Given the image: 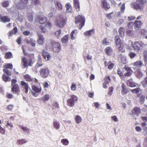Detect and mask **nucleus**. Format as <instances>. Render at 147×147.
I'll return each instance as SVG.
<instances>
[{"label":"nucleus","mask_w":147,"mask_h":147,"mask_svg":"<svg viewBox=\"0 0 147 147\" xmlns=\"http://www.w3.org/2000/svg\"><path fill=\"white\" fill-rule=\"evenodd\" d=\"M67 21V18L64 15L61 14L59 15L56 21V25L57 26L63 28L66 24Z\"/></svg>","instance_id":"nucleus-1"},{"label":"nucleus","mask_w":147,"mask_h":147,"mask_svg":"<svg viewBox=\"0 0 147 147\" xmlns=\"http://www.w3.org/2000/svg\"><path fill=\"white\" fill-rule=\"evenodd\" d=\"M85 20L84 16L81 15H79L75 18V23L76 24L80 23L78 27L81 29L84 25Z\"/></svg>","instance_id":"nucleus-2"},{"label":"nucleus","mask_w":147,"mask_h":147,"mask_svg":"<svg viewBox=\"0 0 147 147\" xmlns=\"http://www.w3.org/2000/svg\"><path fill=\"white\" fill-rule=\"evenodd\" d=\"M43 26H41L40 27L41 32L43 33L47 32L48 30H50L51 27V23L47 21L44 24Z\"/></svg>","instance_id":"nucleus-3"},{"label":"nucleus","mask_w":147,"mask_h":147,"mask_svg":"<svg viewBox=\"0 0 147 147\" xmlns=\"http://www.w3.org/2000/svg\"><path fill=\"white\" fill-rule=\"evenodd\" d=\"M131 6L132 8L134 9L142 11L144 7V5L142 4H141L140 3H138L137 1L136 3H132L131 4Z\"/></svg>","instance_id":"nucleus-4"},{"label":"nucleus","mask_w":147,"mask_h":147,"mask_svg":"<svg viewBox=\"0 0 147 147\" xmlns=\"http://www.w3.org/2000/svg\"><path fill=\"white\" fill-rule=\"evenodd\" d=\"M40 75L43 78H46L49 75V71L47 68H45L41 69L40 71Z\"/></svg>","instance_id":"nucleus-5"},{"label":"nucleus","mask_w":147,"mask_h":147,"mask_svg":"<svg viewBox=\"0 0 147 147\" xmlns=\"http://www.w3.org/2000/svg\"><path fill=\"white\" fill-rule=\"evenodd\" d=\"M78 100L77 97L75 96H71L70 98L67 100V105L70 107L74 106L76 101Z\"/></svg>","instance_id":"nucleus-6"},{"label":"nucleus","mask_w":147,"mask_h":147,"mask_svg":"<svg viewBox=\"0 0 147 147\" xmlns=\"http://www.w3.org/2000/svg\"><path fill=\"white\" fill-rule=\"evenodd\" d=\"M34 21L36 22H39L40 24H44L47 21V18L42 16H36Z\"/></svg>","instance_id":"nucleus-7"},{"label":"nucleus","mask_w":147,"mask_h":147,"mask_svg":"<svg viewBox=\"0 0 147 147\" xmlns=\"http://www.w3.org/2000/svg\"><path fill=\"white\" fill-rule=\"evenodd\" d=\"M145 46V45L142 42L140 43L138 42H136L133 45V47L134 50L136 51L140 50L141 48H142Z\"/></svg>","instance_id":"nucleus-8"},{"label":"nucleus","mask_w":147,"mask_h":147,"mask_svg":"<svg viewBox=\"0 0 147 147\" xmlns=\"http://www.w3.org/2000/svg\"><path fill=\"white\" fill-rule=\"evenodd\" d=\"M141 109L138 107H135L132 110V115L134 117L138 116L141 113Z\"/></svg>","instance_id":"nucleus-9"},{"label":"nucleus","mask_w":147,"mask_h":147,"mask_svg":"<svg viewBox=\"0 0 147 147\" xmlns=\"http://www.w3.org/2000/svg\"><path fill=\"white\" fill-rule=\"evenodd\" d=\"M83 55L84 57L86 58L88 60H91L92 59V53L89 50L86 49L83 52Z\"/></svg>","instance_id":"nucleus-10"},{"label":"nucleus","mask_w":147,"mask_h":147,"mask_svg":"<svg viewBox=\"0 0 147 147\" xmlns=\"http://www.w3.org/2000/svg\"><path fill=\"white\" fill-rule=\"evenodd\" d=\"M32 89L34 92H32V95L35 96H37L38 94H37L36 93H40L41 90V88H38L36 87L35 86H32Z\"/></svg>","instance_id":"nucleus-11"},{"label":"nucleus","mask_w":147,"mask_h":147,"mask_svg":"<svg viewBox=\"0 0 147 147\" xmlns=\"http://www.w3.org/2000/svg\"><path fill=\"white\" fill-rule=\"evenodd\" d=\"M22 2L24 3V4L23 3H20L16 4V6L18 8L22 9L25 8V5L27 3L28 0H21Z\"/></svg>","instance_id":"nucleus-12"},{"label":"nucleus","mask_w":147,"mask_h":147,"mask_svg":"<svg viewBox=\"0 0 147 147\" xmlns=\"http://www.w3.org/2000/svg\"><path fill=\"white\" fill-rule=\"evenodd\" d=\"M54 51L58 52L61 49V46L60 44L58 42H53L52 45Z\"/></svg>","instance_id":"nucleus-13"},{"label":"nucleus","mask_w":147,"mask_h":147,"mask_svg":"<svg viewBox=\"0 0 147 147\" xmlns=\"http://www.w3.org/2000/svg\"><path fill=\"white\" fill-rule=\"evenodd\" d=\"M38 38L37 40V42L40 45L43 44L44 41V36L40 34H38Z\"/></svg>","instance_id":"nucleus-14"},{"label":"nucleus","mask_w":147,"mask_h":147,"mask_svg":"<svg viewBox=\"0 0 147 147\" xmlns=\"http://www.w3.org/2000/svg\"><path fill=\"white\" fill-rule=\"evenodd\" d=\"M134 28L136 30H140L141 29L142 23L140 21H136L134 22Z\"/></svg>","instance_id":"nucleus-15"},{"label":"nucleus","mask_w":147,"mask_h":147,"mask_svg":"<svg viewBox=\"0 0 147 147\" xmlns=\"http://www.w3.org/2000/svg\"><path fill=\"white\" fill-rule=\"evenodd\" d=\"M21 84L22 85V87L25 89V92L26 93H27L28 92V89L29 88V87L28 84L22 81L21 82Z\"/></svg>","instance_id":"nucleus-16"},{"label":"nucleus","mask_w":147,"mask_h":147,"mask_svg":"<svg viewBox=\"0 0 147 147\" xmlns=\"http://www.w3.org/2000/svg\"><path fill=\"white\" fill-rule=\"evenodd\" d=\"M11 90L13 93H16L20 90V88L18 84H15L12 86Z\"/></svg>","instance_id":"nucleus-17"},{"label":"nucleus","mask_w":147,"mask_h":147,"mask_svg":"<svg viewBox=\"0 0 147 147\" xmlns=\"http://www.w3.org/2000/svg\"><path fill=\"white\" fill-rule=\"evenodd\" d=\"M102 4L103 7L106 10H108L110 8V5L108 4L106 1L102 0Z\"/></svg>","instance_id":"nucleus-18"},{"label":"nucleus","mask_w":147,"mask_h":147,"mask_svg":"<svg viewBox=\"0 0 147 147\" xmlns=\"http://www.w3.org/2000/svg\"><path fill=\"white\" fill-rule=\"evenodd\" d=\"M74 3L75 8L77 11L80 10V3L78 0H74Z\"/></svg>","instance_id":"nucleus-19"},{"label":"nucleus","mask_w":147,"mask_h":147,"mask_svg":"<svg viewBox=\"0 0 147 147\" xmlns=\"http://www.w3.org/2000/svg\"><path fill=\"white\" fill-rule=\"evenodd\" d=\"M42 55L46 61L48 60L51 57L49 54L45 51L43 50L42 52Z\"/></svg>","instance_id":"nucleus-20"},{"label":"nucleus","mask_w":147,"mask_h":147,"mask_svg":"<svg viewBox=\"0 0 147 147\" xmlns=\"http://www.w3.org/2000/svg\"><path fill=\"white\" fill-rule=\"evenodd\" d=\"M122 90L121 93L122 94L125 95L128 92V90L126 88V86L124 83H122L121 85Z\"/></svg>","instance_id":"nucleus-21"},{"label":"nucleus","mask_w":147,"mask_h":147,"mask_svg":"<svg viewBox=\"0 0 147 147\" xmlns=\"http://www.w3.org/2000/svg\"><path fill=\"white\" fill-rule=\"evenodd\" d=\"M125 44L121 43L119 45V46H117V47L118 49L122 53L124 52L125 50Z\"/></svg>","instance_id":"nucleus-22"},{"label":"nucleus","mask_w":147,"mask_h":147,"mask_svg":"<svg viewBox=\"0 0 147 147\" xmlns=\"http://www.w3.org/2000/svg\"><path fill=\"white\" fill-rule=\"evenodd\" d=\"M105 51L108 55L110 56L112 54L113 51L111 47H108L106 48Z\"/></svg>","instance_id":"nucleus-23"},{"label":"nucleus","mask_w":147,"mask_h":147,"mask_svg":"<svg viewBox=\"0 0 147 147\" xmlns=\"http://www.w3.org/2000/svg\"><path fill=\"white\" fill-rule=\"evenodd\" d=\"M54 3L56 8L58 9V10L59 11L62 10V6L60 2L58 1H55Z\"/></svg>","instance_id":"nucleus-24"},{"label":"nucleus","mask_w":147,"mask_h":147,"mask_svg":"<svg viewBox=\"0 0 147 147\" xmlns=\"http://www.w3.org/2000/svg\"><path fill=\"white\" fill-rule=\"evenodd\" d=\"M94 32V30L93 29H91L84 32V34L85 36H88L93 35Z\"/></svg>","instance_id":"nucleus-25"},{"label":"nucleus","mask_w":147,"mask_h":147,"mask_svg":"<svg viewBox=\"0 0 147 147\" xmlns=\"http://www.w3.org/2000/svg\"><path fill=\"white\" fill-rule=\"evenodd\" d=\"M104 64L106 67L107 66H108V68L109 69H112L115 65L114 63L110 61H109L108 63H107L106 61H105Z\"/></svg>","instance_id":"nucleus-26"},{"label":"nucleus","mask_w":147,"mask_h":147,"mask_svg":"<svg viewBox=\"0 0 147 147\" xmlns=\"http://www.w3.org/2000/svg\"><path fill=\"white\" fill-rule=\"evenodd\" d=\"M127 84L128 86L131 87H134L136 86L135 84L133 82L132 78H130L127 81Z\"/></svg>","instance_id":"nucleus-27"},{"label":"nucleus","mask_w":147,"mask_h":147,"mask_svg":"<svg viewBox=\"0 0 147 147\" xmlns=\"http://www.w3.org/2000/svg\"><path fill=\"white\" fill-rule=\"evenodd\" d=\"M78 32V30H74L72 31L71 33V39L74 40L76 38V36Z\"/></svg>","instance_id":"nucleus-28"},{"label":"nucleus","mask_w":147,"mask_h":147,"mask_svg":"<svg viewBox=\"0 0 147 147\" xmlns=\"http://www.w3.org/2000/svg\"><path fill=\"white\" fill-rule=\"evenodd\" d=\"M28 60L25 57H23L22 59V63H23V68L28 67Z\"/></svg>","instance_id":"nucleus-29"},{"label":"nucleus","mask_w":147,"mask_h":147,"mask_svg":"<svg viewBox=\"0 0 147 147\" xmlns=\"http://www.w3.org/2000/svg\"><path fill=\"white\" fill-rule=\"evenodd\" d=\"M65 7L66 8V11L67 13H70L72 10L71 6L69 3H67L66 4Z\"/></svg>","instance_id":"nucleus-30"},{"label":"nucleus","mask_w":147,"mask_h":147,"mask_svg":"<svg viewBox=\"0 0 147 147\" xmlns=\"http://www.w3.org/2000/svg\"><path fill=\"white\" fill-rule=\"evenodd\" d=\"M143 63L141 61H138L135 62L134 64V65L135 67H140L143 65Z\"/></svg>","instance_id":"nucleus-31"},{"label":"nucleus","mask_w":147,"mask_h":147,"mask_svg":"<svg viewBox=\"0 0 147 147\" xmlns=\"http://www.w3.org/2000/svg\"><path fill=\"white\" fill-rule=\"evenodd\" d=\"M115 42L116 47L119 46V45L121 43V40L118 36H116L115 38Z\"/></svg>","instance_id":"nucleus-32"},{"label":"nucleus","mask_w":147,"mask_h":147,"mask_svg":"<svg viewBox=\"0 0 147 147\" xmlns=\"http://www.w3.org/2000/svg\"><path fill=\"white\" fill-rule=\"evenodd\" d=\"M53 126L54 128L57 129H59L60 127V123L59 122H55L53 123Z\"/></svg>","instance_id":"nucleus-33"},{"label":"nucleus","mask_w":147,"mask_h":147,"mask_svg":"<svg viewBox=\"0 0 147 147\" xmlns=\"http://www.w3.org/2000/svg\"><path fill=\"white\" fill-rule=\"evenodd\" d=\"M1 19V20L4 22H9L10 21L9 18L6 16L2 17Z\"/></svg>","instance_id":"nucleus-34"},{"label":"nucleus","mask_w":147,"mask_h":147,"mask_svg":"<svg viewBox=\"0 0 147 147\" xmlns=\"http://www.w3.org/2000/svg\"><path fill=\"white\" fill-rule=\"evenodd\" d=\"M119 32L120 36L123 37L124 35L125 30L123 28L121 27L119 28Z\"/></svg>","instance_id":"nucleus-35"},{"label":"nucleus","mask_w":147,"mask_h":147,"mask_svg":"<svg viewBox=\"0 0 147 147\" xmlns=\"http://www.w3.org/2000/svg\"><path fill=\"white\" fill-rule=\"evenodd\" d=\"M61 142L65 146L69 144V142L67 139H62Z\"/></svg>","instance_id":"nucleus-36"},{"label":"nucleus","mask_w":147,"mask_h":147,"mask_svg":"<svg viewBox=\"0 0 147 147\" xmlns=\"http://www.w3.org/2000/svg\"><path fill=\"white\" fill-rule=\"evenodd\" d=\"M2 78L3 80L5 82H9L11 80L10 78L8 76L3 74V76Z\"/></svg>","instance_id":"nucleus-37"},{"label":"nucleus","mask_w":147,"mask_h":147,"mask_svg":"<svg viewBox=\"0 0 147 147\" xmlns=\"http://www.w3.org/2000/svg\"><path fill=\"white\" fill-rule=\"evenodd\" d=\"M75 119L76 122L77 123H80L82 120L81 117L78 115H76V116Z\"/></svg>","instance_id":"nucleus-38"},{"label":"nucleus","mask_w":147,"mask_h":147,"mask_svg":"<svg viewBox=\"0 0 147 147\" xmlns=\"http://www.w3.org/2000/svg\"><path fill=\"white\" fill-rule=\"evenodd\" d=\"M25 79L28 81H30L32 80L33 78L28 74H26L24 76Z\"/></svg>","instance_id":"nucleus-39"},{"label":"nucleus","mask_w":147,"mask_h":147,"mask_svg":"<svg viewBox=\"0 0 147 147\" xmlns=\"http://www.w3.org/2000/svg\"><path fill=\"white\" fill-rule=\"evenodd\" d=\"M140 89L139 88H136L133 90H131V92L135 94H138L140 91Z\"/></svg>","instance_id":"nucleus-40"},{"label":"nucleus","mask_w":147,"mask_h":147,"mask_svg":"<svg viewBox=\"0 0 147 147\" xmlns=\"http://www.w3.org/2000/svg\"><path fill=\"white\" fill-rule=\"evenodd\" d=\"M29 44L32 47H34L36 45V41L32 38H30L29 40Z\"/></svg>","instance_id":"nucleus-41"},{"label":"nucleus","mask_w":147,"mask_h":147,"mask_svg":"<svg viewBox=\"0 0 147 147\" xmlns=\"http://www.w3.org/2000/svg\"><path fill=\"white\" fill-rule=\"evenodd\" d=\"M12 57V53L10 52H8L5 53V57L6 59H9Z\"/></svg>","instance_id":"nucleus-42"},{"label":"nucleus","mask_w":147,"mask_h":147,"mask_svg":"<svg viewBox=\"0 0 147 147\" xmlns=\"http://www.w3.org/2000/svg\"><path fill=\"white\" fill-rule=\"evenodd\" d=\"M68 38L67 36L66 35L65 36L61 39V41L63 43H65L68 41Z\"/></svg>","instance_id":"nucleus-43"},{"label":"nucleus","mask_w":147,"mask_h":147,"mask_svg":"<svg viewBox=\"0 0 147 147\" xmlns=\"http://www.w3.org/2000/svg\"><path fill=\"white\" fill-rule=\"evenodd\" d=\"M49 98V96L48 95L46 94L43 97L41 98V99L44 101H47Z\"/></svg>","instance_id":"nucleus-44"},{"label":"nucleus","mask_w":147,"mask_h":147,"mask_svg":"<svg viewBox=\"0 0 147 147\" xmlns=\"http://www.w3.org/2000/svg\"><path fill=\"white\" fill-rule=\"evenodd\" d=\"M17 30L18 29L16 27L14 28L12 31L10 32L9 36H11L13 34H16L17 32Z\"/></svg>","instance_id":"nucleus-45"},{"label":"nucleus","mask_w":147,"mask_h":147,"mask_svg":"<svg viewBox=\"0 0 147 147\" xmlns=\"http://www.w3.org/2000/svg\"><path fill=\"white\" fill-rule=\"evenodd\" d=\"M133 73V71L132 70H130L127 71L124 74L125 76H130Z\"/></svg>","instance_id":"nucleus-46"},{"label":"nucleus","mask_w":147,"mask_h":147,"mask_svg":"<svg viewBox=\"0 0 147 147\" xmlns=\"http://www.w3.org/2000/svg\"><path fill=\"white\" fill-rule=\"evenodd\" d=\"M4 67L5 69L8 68L11 69L13 68V65L11 64H7L4 66Z\"/></svg>","instance_id":"nucleus-47"},{"label":"nucleus","mask_w":147,"mask_h":147,"mask_svg":"<svg viewBox=\"0 0 147 147\" xmlns=\"http://www.w3.org/2000/svg\"><path fill=\"white\" fill-rule=\"evenodd\" d=\"M142 84L144 87H146L147 86V77L142 82Z\"/></svg>","instance_id":"nucleus-48"},{"label":"nucleus","mask_w":147,"mask_h":147,"mask_svg":"<svg viewBox=\"0 0 147 147\" xmlns=\"http://www.w3.org/2000/svg\"><path fill=\"white\" fill-rule=\"evenodd\" d=\"M61 30H59L55 32V35L58 38L61 37Z\"/></svg>","instance_id":"nucleus-49"},{"label":"nucleus","mask_w":147,"mask_h":147,"mask_svg":"<svg viewBox=\"0 0 147 147\" xmlns=\"http://www.w3.org/2000/svg\"><path fill=\"white\" fill-rule=\"evenodd\" d=\"M2 6L3 7H6L9 5V3L8 1H5L2 3Z\"/></svg>","instance_id":"nucleus-50"},{"label":"nucleus","mask_w":147,"mask_h":147,"mask_svg":"<svg viewBox=\"0 0 147 147\" xmlns=\"http://www.w3.org/2000/svg\"><path fill=\"white\" fill-rule=\"evenodd\" d=\"M120 55L121 56V57H120L121 58V61L123 63H125V61H126L125 60H126V57L124 56H122V55L121 54H120Z\"/></svg>","instance_id":"nucleus-51"},{"label":"nucleus","mask_w":147,"mask_h":147,"mask_svg":"<svg viewBox=\"0 0 147 147\" xmlns=\"http://www.w3.org/2000/svg\"><path fill=\"white\" fill-rule=\"evenodd\" d=\"M34 61L32 60L31 59H29L28 62V66H32V65L34 63Z\"/></svg>","instance_id":"nucleus-52"},{"label":"nucleus","mask_w":147,"mask_h":147,"mask_svg":"<svg viewBox=\"0 0 147 147\" xmlns=\"http://www.w3.org/2000/svg\"><path fill=\"white\" fill-rule=\"evenodd\" d=\"M126 33L129 36H132L134 35L133 31L132 30H128L127 31Z\"/></svg>","instance_id":"nucleus-53"},{"label":"nucleus","mask_w":147,"mask_h":147,"mask_svg":"<svg viewBox=\"0 0 147 147\" xmlns=\"http://www.w3.org/2000/svg\"><path fill=\"white\" fill-rule=\"evenodd\" d=\"M105 82H106V83L107 84H108L111 81V79H110V78L108 76H106L105 77Z\"/></svg>","instance_id":"nucleus-54"},{"label":"nucleus","mask_w":147,"mask_h":147,"mask_svg":"<svg viewBox=\"0 0 147 147\" xmlns=\"http://www.w3.org/2000/svg\"><path fill=\"white\" fill-rule=\"evenodd\" d=\"M18 142L20 144H22L23 143H26L27 142V141L25 140L19 139L18 140Z\"/></svg>","instance_id":"nucleus-55"},{"label":"nucleus","mask_w":147,"mask_h":147,"mask_svg":"<svg viewBox=\"0 0 147 147\" xmlns=\"http://www.w3.org/2000/svg\"><path fill=\"white\" fill-rule=\"evenodd\" d=\"M129 56L131 58H133L136 55V54L133 52H131L129 54Z\"/></svg>","instance_id":"nucleus-56"},{"label":"nucleus","mask_w":147,"mask_h":147,"mask_svg":"<svg viewBox=\"0 0 147 147\" xmlns=\"http://www.w3.org/2000/svg\"><path fill=\"white\" fill-rule=\"evenodd\" d=\"M3 71L7 75L9 76L11 75V72L9 71H8L7 69H3Z\"/></svg>","instance_id":"nucleus-57"},{"label":"nucleus","mask_w":147,"mask_h":147,"mask_svg":"<svg viewBox=\"0 0 147 147\" xmlns=\"http://www.w3.org/2000/svg\"><path fill=\"white\" fill-rule=\"evenodd\" d=\"M145 97L144 96H141L140 99V102L142 104H143L144 101Z\"/></svg>","instance_id":"nucleus-58"},{"label":"nucleus","mask_w":147,"mask_h":147,"mask_svg":"<svg viewBox=\"0 0 147 147\" xmlns=\"http://www.w3.org/2000/svg\"><path fill=\"white\" fill-rule=\"evenodd\" d=\"M125 4H123L121 7V11L122 13H123L125 9Z\"/></svg>","instance_id":"nucleus-59"},{"label":"nucleus","mask_w":147,"mask_h":147,"mask_svg":"<svg viewBox=\"0 0 147 147\" xmlns=\"http://www.w3.org/2000/svg\"><path fill=\"white\" fill-rule=\"evenodd\" d=\"M113 87H111L109 88V91L108 92V94L109 95H111L113 93Z\"/></svg>","instance_id":"nucleus-60"},{"label":"nucleus","mask_w":147,"mask_h":147,"mask_svg":"<svg viewBox=\"0 0 147 147\" xmlns=\"http://www.w3.org/2000/svg\"><path fill=\"white\" fill-rule=\"evenodd\" d=\"M102 44L103 45H109V43L107 40V39L106 38H104L102 40Z\"/></svg>","instance_id":"nucleus-61"},{"label":"nucleus","mask_w":147,"mask_h":147,"mask_svg":"<svg viewBox=\"0 0 147 147\" xmlns=\"http://www.w3.org/2000/svg\"><path fill=\"white\" fill-rule=\"evenodd\" d=\"M113 14V12H112L109 14H107V17L109 19H111L113 17V16L112 15Z\"/></svg>","instance_id":"nucleus-62"},{"label":"nucleus","mask_w":147,"mask_h":147,"mask_svg":"<svg viewBox=\"0 0 147 147\" xmlns=\"http://www.w3.org/2000/svg\"><path fill=\"white\" fill-rule=\"evenodd\" d=\"M23 34L25 36H28L30 34V32L26 30L24 31L23 32Z\"/></svg>","instance_id":"nucleus-63"},{"label":"nucleus","mask_w":147,"mask_h":147,"mask_svg":"<svg viewBox=\"0 0 147 147\" xmlns=\"http://www.w3.org/2000/svg\"><path fill=\"white\" fill-rule=\"evenodd\" d=\"M76 88V84L74 83H73L72 84L71 86V90L73 91L75 90Z\"/></svg>","instance_id":"nucleus-64"}]
</instances>
